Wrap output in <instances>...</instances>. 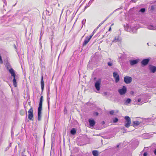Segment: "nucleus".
<instances>
[{
    "label": "nucleus",
    "instance_id": "obj_7",
    "mask_svg": "<svg viewBox=\"0 0 156 156\" xmlns=\"http://www.w3.org/2000/svg\"><path fill=\"white\" fill-rule=\"evenodd\" d=\"M33 110L32 108H31L28 111V119L30 120H33L32 118L33 117Z\"/></svg>",
    "mask_w": 156,
    "mask_h": 156
},
{
    "label": "nucleus",
    "instance_id": "obj_11",
    "mask_svg": "<svg viewBox=\"0 0 156 156\" xmlns=\"http://www.w3.org/2000/svg\"><path fill=\"white\" fill-rule=\"evenodd\" d=\"M149 69L152 73H154L156 71V67L151 65L149 66Z\"/></svg>",
    "mask_w": 156,
    "mask_h": 156
},
{
    "label": "nucleus",
    "instance_id": "obj_4",
    "mask_svg": "<svg viewBox=\"0 0 156 156\" xmlns=\"http://www.w3.org/2000/svg\"><path fill=\"white\" fill-rule=\"evenodd\" d=\"M101 82V79H99L97 80L95 83L94 86L98 91H99L100 90V85Z\"/></svg>",
    "mask_w": 156,
    "mask_h": 156
},
{
    "label": "nucleus",
    "instance_id": "obj_40",
    "mask_svg": "<svg viewBox=\"0 0 156 156\" xmlns=\"http://www.w3.org/2000/svg\"><path fill=\"white\" fill-rule=\"evenodd\" d=\"M136 29L135 30H132V31L133 32V33H136Z\"/></svg>",
    "mask_w": 156,
    "mask_h": 156
},
{
    "label": "nucleus",
    "instance_id": "obj_47",
    "mask_svg": "<svg viewBox=\"0 0 156 156\" xmlns=\"http://www.w3.org/2000/svg\"><path fill=\"white\" fill-rule=\"evenodd\" d=\"M89 5H87V6H86L85 7V8L84 9H87V7H89Z\"/></svg>",
    "mask_w": 156,
    "mask_h": 156
},
{
    "label": "nucleus",
    "instance_id": "obj_60",
    "mask_svg": "<svg viewBox=\"0 0 156 156\" xmlns=\"http://www.w3.org/2000/svg\"><path fill=\"white\" fill-rule=\"evenodd\" d=\"M52 44H51V49L52 48Z\"/></svg>",
    "mask_w": 156,
    "mask_h": 156
},
{
    "label": "nucleus",
    "instance_id": "obj_62",
    "mask_svg": "<svg viewBox=\"0 0 156 156\" xmlns=\"http://www.w3.org/2000/svg\"><path fill=\"white\" fill-rule=\"evenodd\" d=\"M113 25V23L111 25V26H112V25Z\"/></svg>",
    "mask_w": 156,
    "mask_h": 156
},
{
    "label": "nucleus",
    "instance_id": "obj_41",
    "mask_svg": "<svg viewBox=\"0 0 156 156\" xmlns=\"http://www.w3.org/2000/svg\"><path fill=\"white\" fill-rule=\"evenodd\" d=\"M141 99L140 98H139L138 99L137 101L138 102H140L141 101Z\"/></svg>",
    "mask_w": 156,
    "mask_h": 156
},
{
    "label": "nucleus",
    "instance_id": "obj_27",
    "mask_svg": "<svg viewBox=\"0 0 156 156\" xmlns=\"http://www.w3.org/2000/svg\"><path fill=\"white\" fill-rule=\"evenodd\" d=\"M118 121V119L117 118H115L113 120V122L114 123H116Z\"/></svg>",
    "mask_w": 156,
    "mask_h": 156
},
{
    "label": "nucleus",
    "instance_id": "obj_26",
    "mask_svg": "<svg viewBox=\"0 0 156 156\" xmlns=\"http://www.w3.org/2000/svg\"><path fill=\"white\" fill-rule=\"evenodd\" d=\"M129 26L128 25H127L126 27H125V29L127 31H129L130 29L129 28Z\"/></svg>",
    "mask_w": 156,
    "mask_h": 156
},
{
    "label": "nucleus",
    "instance_id": "obj_22",
    "mask_svg": "<svg viewBox=\"0 0 156 156\" xmlns=\"http://www.w3.org/2000/svg\"><path fill=\"white\" fill-rule=\"evenodd\" d=\"M92 154L94 156H98V151L97 150H94L92 151Z\"/></svg>",
    "mask_w": 156,
    "mask_h": 156
},
{
    "label": "nucleus",
    "instance_id": "obj_48",
    "mask_svg": "<svg viewBox=\"0 0 156 156\" xmlns=\"http://www.w3.org/2000/svg\"><path fill=\"white\" fill-rule=\"evenodd\" d=\"M111 30V27H110L108 29V31H110Z\"/></svg>",
    "mask_w": 156,
    "mask_h": 156
},
{
    "label": "nucleus",
    "instance_id": "obj_33",
    "mask_svg": "<svg viewBox=\"0 0 156 156\" xmlns=\"http://www.w3.org/2000/svg\"><path fill=\"white\" fill-rule=\"evenodd\" d=\"M94 115L95 116H98V112H95L94 113Z\"/></svg>",
    "mask_w": 156,
    "mask_h": 156
},
{
    "label": "nucleus",
    "instance_id": "obj_18",
    "mask_svg": "<svg viewBox=\"0 0 156 156\" xmlns=\"http://www.w3.org/2000/svg\"><path fill=\"white\" fill-rule=\"evenodd\" d=\"M48 0H46V2H47ZM51 2H49L48 3L50 4L51 5H55L58 2V0H50Z\"/></svg>",
    "mask_w": 156,
    "mask_h": 156
},
{
    "label": "nucleus",
    "instance_id": "obj_36",
    "mask_svg": "<svg viewBox=\"0 0 156 156\" xmlns=\"http://www.w3.org/2000/svg\"><path fill=\"white\" fill-rule=\"evenodd\" d=\"M49 2H51V1L50 0H48L47 1V2H46V0H45V2L47 4H49L50 5V4L48 3Z\"/></svg>",
    "mask_w": 156,
    "mask_h": 156
},
{
    "label": "nucleus",
    "instance_id": "obj_19",
    "mask_svg": "<svg viewBox=\"0 0 156 156\" xmlns=\"http://www.w3.org/2000/svg\"><path fill=\"white\" fill-rule=\"evenodd\" d=\"M46 11L47 12L46 14L48 16H50L52 13L53 10L52 8H48L47 9Z\"/></svg>",
    "mask_w": 156,
    "mask_h": 156
},
{
    "label": "nucleus",
    "instance_id": "obj_24",
    "mask_svg": "<svg viewBox=\"0 0 156 156\" xmlns=\"http://www.w3.org/2000/svg\"><path fill=\"white\" fill-rule=\"evenodd\" d=\"M131 100V99L129 98H127L126 101L124 104L125 105H128L130 103Z\"/></svg>",
    "mask_w": 156,
    "mask_h": 156
},
{
    "label": "nucleus",
    "instance_id": "obj_29",
    "mask_svg": "<svg viewBox=\"0 0 156 156\" xmlns=\"http://www.w3.org/2000/svg\"><path fill=\"white\" fill-rule=\"evenodd\" d=\"M47 88H48L47 94H50V88L49 86H48V87H47Z\"/></svg>",
    "mask_w": 156,
    "mask_h": 156
},
{
    "label": "nucleus",
    "instance_id": "obj_46",
    "mask_svg": "<svg viewBox=\"0 0 156 156\" xmlns=\"http://www.w3.org/2000/svg\"><path fill=\"white\" fill-rule=\"evenodd\" d=\"M9 149V147H7L5 149V151H6L7 150H8Z\"/></svg>",
    "mask_w": 156,
    "mask_h": 156
},
{
    "label": "nucleus",
    "instance_id": "obj_8",
    "mask_svg": "<svg viewBox=\"0 0 156 156\" xmlns=\"http://www.w3.org/2000/svg\"><path fill=\"white\" fill-rule=\"evenodd\" d=\"M113 76L115 79L116 83H118L119 80V76L117 72H114L113 73Z\"/></svg>",
    "mask_w": 156,
    "mask_h": 156
},
{
    "label": "nucleus",
    "instance_id": "obj_39",
    "mask_svg": "<svg viewBox=\"0 0 156 156\" xmlns=\"http://www.w3.org/2000/svg\"><path fill=\"white\" fill-rule=\"evenodd\" d=\"M102 25V23H100L99 25L97 27V29L99 28V27Z\"/></svg>",
    "mask_w": 156,
    "mask_h": 156
},
{
    "label": "nucleus",
    "instance_id": "obj_51",
    "mask_svg": "<svg viewBox=\"0 0 156 156\" xmlns=\"http://www.w3.org/2000/svg\"><path fill=\"white\" fill-rule=\"evenodd\" d=\"M114 12H112L109 15V16H111V15H112Z\"/></svg>",
    "mask_w": 156,
    "mask_h": 156
},
{
    "label": "nucleus",
    "instance_id": "obj_21",
    "mask_svg": "<svg viewBox=\"0 0 156 156\" xmlns=\"http://www.w3.org/2000/svg\"><path fill=\"white\" fill-rule=\"evenodd\" d=\"M76 130L74 128H72L70 131V133L72 135H74L76 133Z\"/></svg>",
    "mask_w": 156,
    "mask_h": 156
},
{
    "label": "nucleus",
    "instance_id": "obj_30",
    "mask_svg": "<svg viewBox=\"0 0 156 156\" xmlns=\"http://www.w3.org/2000/svg\"><path fill=\"white\" fill-rule=\"evenodd\" d=\"M49 94H47V97H48L47 100H48V103H49L50 100V98L49 97Z\"/></svg>",
    "mask_w": 156,
    "mask_h": 156
},
{
    "label": "nucleus",
    "instance_id": "obj_13",
    "mask_svg": "<svg viewBox=\"0 0 156 156\" xmlns=\"http://www.w3.org/2000/svg\"><path fill=\"white\" fill-rule=\"evenodd\" d=\"M89 122L90 127H93L95 123V121L92 119H90L88 120Z\"/></svg>",
    "mask_w": 156,
    "mask_h": 156
},
{
    "label": "nucleus",
    "instance_id": "obj_3",
    "mask_svg": "<svg viewBox=\"0 0 156 156\" xmlns=\"http://www.w3.org/2000/svg\"><path fill=\"white\" fill-rule=\"evenodd\" d=\"M132 147L134 149H135L138 146L139 142L137 139H133L131 141Z\"/></svg>",
    "mask_w": 156,
    "mask_h": 156
},
{
    "label": "nucleus",
    "instance_id": "obj_9",
    "mask_svg": "<svg viewBox=\"0 0 156 156\" xmlns=\"http://www.w3.org/2000/svg\"><path fill=\"white\" fill-rule=\"evenodd\" d=\"M150 61V59L146 58L144 59L141 62V64L143 66H146L147 65Z\"/></svg>",
    "mask_w": 156,
    "mask_h": 156
},
{
    "label": "nucleus",
    "instance_id": "obj_2",
    "mask_svg": "<svg viewBox=\"0 0 156 156\" xmlns=\"http://www.w3.org/2000/svg\"><path fill=\"white\" fill-rule=\"evenodd\" d=\"M125 120V126L126 128H129L131 123V119L128 116H125L124 117Z\"/></svg>",
    "mask_w": 156,
    "mask_h": 156
},
{
    "label": "nucleus",
    "instance_id": "obj_54",
    "mask_svg": "<svg viewBox=\"0 0 156 156\" xmlns=\"http://www.w3.org/2000/svg\"><path fill=\"white\" fill-rule=\"evenodd\" d=\"M119 147V144H118V145H117V146H116V147H117L118 148V147Z\"/></svg>",
    "mask_w": 156,
    "mask_h": 156
},
{
    "label": "nucleus",
    "instance_id": "obj_32",
    "mask_svg": "<svg viewBox=\"0 0 156 156\" xmlns=\"http://www.w3.org/2000/svg\"><path fill=\"white\" fill-rule=\"evenodd\" d=\"M112 62H109L108 63V65L109 66H112Z\"/></svg>",
    "mask_w": 156,
    "mask_h": 156
},
{
    "label": "nucleus",
    "instance_id": "obj_42",
    "mask_svg": "<svg viewBox=\"0 0 156 156\" xmlns=\"http://www.w3.org/2000/svg\"><path fill=\"white\" fill-rule=\"evenodd\" d=\"M137 1V0H131V1L135 3Z\"/></svg>",
    "mask_w": 156,
    "mask_h": 156
},
{
    "label": "nucleus",
    "instance_id": "obj_50",
    "mask_svg": "<svg viewBox=\"0 0 156 156\" xmlns=\"http://www.w3.org/2000/svg\"><path fill=\"white\" fill-rule=\"evenodd\" d=\"M109 16H108L104 20H105V21H106V20H107V19L109 18Z\"/></svg>",
    "mask_w": 156,
    "mask_h": 156
},
{
    "label": "nucleus",
    "instance_id": "obj_63",
    "mask_svg": "<svg viewBox=\"0 0 156 156\" xmlns=\"http://www.w3.org/2000/svg\"><path fill=\"white\" fill-rule=\"evenodd\" d=\"M147 44L148 45H148V43H147Z\"/></svg>",
    "mask_w": 156,
    "mask_h": 156
},
{
    "label": "nucleus",
    "instance_id": "obj_10",
    "mask_svg": "<svg viewBox=\"0 0 156 156\" xmlns=\"http://www.w3.org/2000/svg\"><path fill=\"white\" fill-rule=\"evenodd\" d=\"M139 61V59H137L135 60H130L129 61V62L131 66H133L137 64Z\"/></svg>",
    "mask_w": 156,
    "mask_h": 156
},
{
    "label": "nucleus",
    "instance_id": "obj_37",
    "mask_svg": "<svg viewBox=\"0 0 156 156\" xmlns=\"http://www.w3.org/2000/svg\"><path fill=\"white\" fill-rule=\"evenodd\" d=\"M147 152H145L143 154L144 156H147Z\"/></svg>",
    "mask_w": 156,
    "mask_h": 156
},
{
    "label": "nucleus",
    "instance_id": "obj_34",
    "mask_svg": "<svg viewBox=\"0 0 156 156\" xmlns=\"http://www.w3.org/2000/svg\"><path fill=\"white\" fill-rule=\"evenodd\" d=\"M64 114H66L67 113V110L66 108H64Z\"/></svg>",
    "mask_w": 156,
    "mask_h": 156
},
{
    "label": "nucleus",
    "instance_id": "obj_59",
    "mask_svg": "<svg viewBox=\"0 0 156 156\" xmlns=\"http://www.w3.org/2000/svg\"><path fill=\"white\" fill-rule=\"evenodd\" d=\"M14 46H15V48H16V46L15 44H14Z\"/></svg>",
    "mask_w": 156,
    "mask_h": 156
},
{
    "label": "nucleus",
    "instance_id": "obj_23",
    "mask_svg": "<svg viewBox=\"0 0 156 156\" xmlns=\"http://www.w3.org/2000/svg\"><path fill=\"white\" fill-rule=\"evenodd\" d=\"M140 122L138 121H133V124L134 126H137L140 125Z\"/></svg>",
    "mask_w": 156,
    "mask_h": 156
},
{
    "label": "nucleus",
    "instance_id": "obj_15",
    "mask_svg": "<svg viewBox=\"0 0 156 156\" xmlns=\"http://www.w3.org/2000/svg\"><path fill=\"white\" fill-rule=\"evenodd\" d=\"M147 28L149 30H154L156 29V25L151 24L147 26Z\"/></svg>",
    "mask_w": 156,
    "mask_h": 156
},
{
    "label": "nucleus",
    "instance_id": "obj_17",
    "mask_svg": "<svg viewBox=\"0 0 156 156\" xmlns=\"http://www.w3.org/2000/svg\"><path fill=\"white\" fill-rule=\"evenodd\" d=\"M43 100V96H41L40 98L39 106L38 108L42 109V105Z\"/></svg>",
    "mask_w": 156,
    "mask_h": 156
},
{
    "label": "nucleus",
    "instance_id": "obj_12",
    "mask_svg": "<svg viewBox=\"0 0 156 156\" xmlns=\"http://www.w3.org/2000/svg\"><path fill=\"white\" fill-rule=\"evenodd\" d=\"M42 110V109L38 108L37 120L39 121L41 120Z\"/></svg>",
    "mask_w": 156,
    "mask_h": 156
},
{
    "label": "nucleus",
    "instance_id": "obj_5",
    "mask_svg": "<svg viewBox=\"0 0 156 156\" xmlns=\"http://www.w3.org/2000/svg\"><path fill=\"white\" fill-rule=\"evenodd\" d=\"M132 80V78L131 77L126 76L124 78V81L126 84L130 83Z\"/></svg>",
    "mask_w": 156,
    "mask_h": 156
},
{
    "label": "nucleus",
    "instance_id": "obj_14",
    "mask_svg": "<svg viewBox=\"0 0 156 156\" xmlns=\"http://www.w3.org/2000/svg\"><path fill=\"white\" fill-rule=\"evenodd\" d=\"M121 38L119 36H117L115 37L114 39L112 41V42H119L121 41Z\"/></svg>",
    "mask_w": 156,
    "mask_h": 156
},
{
    "label": "nucleus",
    "instance_id": "obj_16",
    "mask_svg": "<svg viewBox=\"0 0 156 156\" xmlns=\"http://www.w3.org/2000/svg\"><path fill=\"white\" fill-rule=\"evenodd\" d=\"M41 91H42V92L44 90V81L43 80V76H42L41 77Z\"/></svg>",
    "mask_w": 156,
    "mask_h": 156
},
{
    "label": "nucleus",
    "instance_id": "obj_56",
    "mask_svg": "<svg viewBox=\"0 0 156 156\" xmlns=\"http://www.w3.org/2000/svg\"><path fill=\"white\" fill-rule=\"evenodd\" d=\"M153 8V6H151V9H152Z\"/></svg>",
    "mask_w": 156,
    "mask_h": 156
},
{
    "label": "nucleus",
    "instance_id": "obj_45",
    "mask_svg": "<svg viewBox=\"0 0 156 156\" xmlns=\"http://www.w3.org/2000/svg\"><path fill=\"white\" fill-rule=\"evenodd\" d=\"M97 30V29H95L94 30V31H93V34H94V33H95L96 32Z\"/></svg>",
    "mask_w": 156,
    "mask_h": 156
},
{
    "label": "nucleus",
    "instance_id": "obj_44",
    "mask_svg": "<svg viewBox=\"0 0 156 156\" xmlns=\"http://www.w3.org/2000/svg\"><path fill=\"white\" fill-rule=\"evenodd\" d=\"M154 154L156 155V149H155L154 151Z\"/></svg>",
    "mask_w": 156,
    "mask_h": 156
},
{
    "label": "nucleus",
    "instance_id": "obj_43",
    "mask_svg": "<svg viewBox=\"0 0 156 156\" xmlns=\"http://www.w3.org/2000/svg\"><path fill=\"white\" fill-rule=\"evenodd\" d=\"M66 46H65V48H64V49L63 50L62 53H63L65 51V50L66 49Z\"/></svg>",
    "mask_w": 156,
    "mask_h": 156
},
{
    "label": "nucleus",
    "instance_id": "obj_25",
    "mask_svg": "<svg viewBox=\"0 0 156 156\" xmlns=\"http://www.w3.org/2000/svg\"><path fill=\"white\" fill-rule=\"evenodd\" d=\"M146 9L144 8L141 9L139 10V12H141L142 13H144Z\"/></svg>",
    "mask_w": 156,
    "mask_h": 156
},
{
    "label": "nucleus",
    "instance_id": "obj_28",
    "mask_svg": "<svg viewBox=\"0 0 156 156\" xmlns=\"http://www.w3.org/2000/svg\"><path fill=\"white\" fill-rule=\"evenodd\" d=\"M86 21V19H83V20L82 21V23L83 25L82 26H83V24H85Z\"/></svg>",
    "mask_w": 156,
    "mask_h": 156
},
{
    "label": "nucleus",
    "instance_id": "obj_6",
    "mask_svg": "<svg viewBox=\"0 0 156 156\" xmlns=\"http://www.w3.org/2000/svg\"><path fill=\"white\" fill-rule=\"evenodd\" d=\"M127 91V89L125 86H123L121 89H119L118 92L121 95L125 94Z\"/></svg>",
    "mask_w": 156,
    "mask_h": 156
},
{
    "label": "nucleus",
    "instance_id": "obj_38",
    "mask_svg": "<svg viewBox=\"0 0 156 156\" xmlns=\"http://www.w3.org/2000/svg\"><path fill=\"white\" fill-rule=\"evenodd\" d=\"M94 0H92V1L91 2H90L91 1H90L88 3V4L87 5H89V6H90V5L91 4V3H92V2Z\"/></svg>",
    "mask_w": 156,
    "mask_h": 156
},
{
    "label": "nucleus",
    "instance_id": "obj_35",
    "mask_svg": "<svg viewBox=\"0 0 156 156\" xmlns=\"http://www.w3.org/2000/svg\"><path fill=\"white\" fill-rule=\"evenodd\" d=\"M93 34H92V35H90L89 37H87L90 40V39H91V38H92V36H93Z\"/></svg>",
    "mask_w": 156,
    "mask_h": 156
},
{
    "label": "nucleus",
    "instance_id": "obj_58",
    "mask_svg": "<svg viewBox=\"0 0 156 156\" xmlns=\"http://www.w3.org/2000/svg\"><path fill=\"white\" fill-rule=\"evenodd\" d=\"M59 45V44L58 45H57L56 46V47L57 48H58V46Z\"/></svg>",
    "mask_w": 156,
    "mask_h": 156
},
{
    "label": "nucleus",
    "instance_id": "obj_49",
    "mask_svg": "<svg viewBox=\"0 0 156 156\" xmlns=\"http://www.w3.org/2000/svg\"><path fill=\"white\" fill-rule=\"evenodd\" d=\"M119 8L117 9H115V10L113 12H115L116 11L118 10H119Z\"/></svg>",
    "mask_w": 156,
    "mask_h": 156
},
{
    "label": "nucleus",
    "instance_id": "obj_55",
    "mask_svg": "<svg viewBox=\"0 0 156 156\" xmlns=\"http://www.w3.org/2000/svg\"><path fill=\"white\" fill-rule=\"evenodd\" d=\"M102 124H105V122L104 121H103L102 123Z\"/></svg>",
    "mask_w": 156,
    "mask_h": 156
},
{
    "label": "nucleus",
    "instance_id": "obj_1",
    "mask_svg": "<svg viewBox=\"0 0 156 156\" xmlns=\"http://www.w3.org/2000/svg\"><path fill=\"white\" fill-rule=\"evenodd\" d=\"M9 71L11 74V76L13 77V79L12 81L13 83V85L15 87H16L17 86V84L16 82V80L15 78L16 74L15 71L12 68H11L9 69Z\"/></svg>",
    "mask_w": 156,
    "mask_h": 156
},
{
    "label": "nucleus",
    "instance_id": "obj_20",
    "mask_svg": "<svg viewBox=\"0 0 156 156\" xmlns=\"http://www.w3.org/2000/svg\"><path fill=\"white\" fill-rule=\"evenodd\" d=\"M89 39H88L87 37H86L85 40H84L83 43V46H85L90 41Z\"/></svg>",
    "mask_w": 156,
    "mask_h": 156
},
{
    "label": "nucleus",
    "instance_id": "obj_61",
    "mask_svg": "<svg viewBox=\"0 0 156 156\" xmlns=\"http://www.w3.org/2000/svg\"><path fill=\"white\" fill-rule=\"evenodd\" d=\"M59 5H60L59 4H58V6H59Z\"/></svg>",
    "mask_w": 156,
    "mask_h": 156
},
{
    "label": "nucleus",
    "instance_id": "obj_53",
    "mask_svg": "<svg viewBox=\"0 0 156 156\" xmlns=\"http://www.w3.org/2000/svg\"><path fill=\"white\" fill-rule=\"evenodd\" d=\"M105 21L104 20L103 22H102L101 23H102V24L105 22Z\"/></svg>",
    "mask_w": 156,
    "mask_h": 156
},
{
    "label": "nucleus",
    "instance_id": "obj_31",
    "mask_svg": "<svg viewBox=\"0 0 156 156\" xmlns=\"http://www.w3.org/2000/svg\"><path fill=\"white\" fill-rule=\"evenodd\" d=\"M114 113V110H112L109 112V113L110 115H112Z\"/></svg>",
    "mask_w": 156,
    "mask_h": 156
},
{
    "label": "nucleus",
    "instance_id": "obj_52",
    "mask_svg": "<svg viewBox=\"0 0 156 156\" xmlns=\"http://www.w3.org/2000/svg\"><path fill=\"white\" fill-rule=\"evenodd\" d=\"M48 108H49V105H50V101H49V103H48Z\"/></svg>",
    "mask_w": 156,
    "mask_h": 156
},
{
    "label": "nucleus",
    "instance_id": "obj_57",
    "mask_svg": "<svg viewBox=\"0 0 156 156\" xmlns=\"http://www.w3.org/2000/svg\"><path fill=\"white\" fill-rule=\"evenodd\" d=\"M141 104H140V103H139V104H138V105H141Z\"/></svg>",
    "mask_w": 156,
    "mask_h": 156
}]
</instances>
